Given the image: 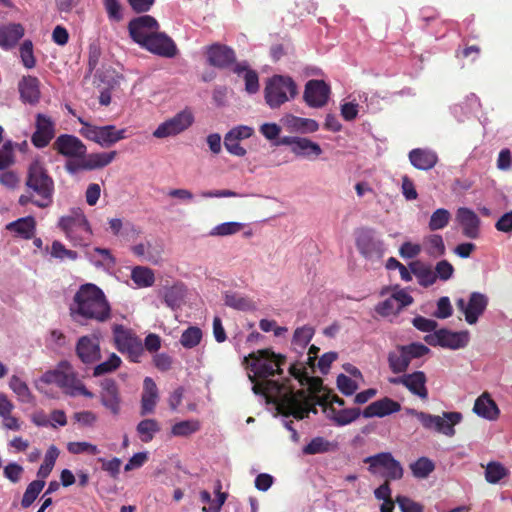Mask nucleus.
Instances as JSON below:
<instances>
[{"label":"nucleus","mask_w":512,"mask_h":512,"mask_svg":"<svg viewBox=\"0 0 512 512\" xmlns=\"http://www.w3.org/2000/svg\"><path fill=\"white\" fill-rule=\"evenodd\" d=\"M131 279L138 286H152L155 282V275L149 267L137 266L131 272Z\"/></svg>","instance_id":"de8ad7c7"},{"label":"nucleus","mask_w":512,"mask_h":512,"mask_svg":"<svg viewBox=\"0 0 512 512\" xmlns=\"http://www.w3.org/2000/svg\"><path fill=\"white\" fill-rule=\"evenodd\" d=\"M331 87L324 80H308L304 88V102L310 108H323L329 102Z\"/></svg>","instance_id":"a211bd4d"},{"label":"nucleus","mask_w":512,"mask_h":512,"mask_svg":"<svg viewBox=\"0 0 512 512\" xmlns=\"http://www.w3.org/2000/svg\"><path fill=\"white\" fill-rule=\"evenodd\" d=\"M363 412L359 407H350L349 409H336L334 406L324 405V414L329 419L332 420L334 425L336 426H345L349 425V423H353L359 419Z\"/></svg>","instance_id":"c85d7f7f"},{"label":"nucleus","mask_w":512,"mask_h":512,"mask_svg":"<svg viewBox=\"0 0 512 512\" xmlns=\"http://www.w3.org/2000/svg\"><path fill=\"white\" fill-rule=\"evenodd\" d=\"M73 319H90L106 322L112 317V307L105 293L95 284H82L73 296L70 305Z\"/></svg>","instance_id":"f257e3e1"},{"label":"nucleus","mask_w":512,"mask_h":512,"mask_svg":"<svg viewBox=\"0 0 512 512\" xmlns=\"http://www.w3.org/2000/svg\"><path fill=\"white\" fill-rule=\"evenodd\" d=\"M474 413L488 420H496L499 417L500 410L488 392H484L476 398L473 406Z\"/></svg>","instance_id":"72a5a7b5"},{"label":"nucleus","mask_w":512,"mask_h":512,"mask_svg":"<svg viewBox=\"0 0 512 512\" xmlns=\"http://www.w3.org/2000/svg\"><path fill=\"white\" fill-rule=\"evenodd\" d=\"M117 156V151H109L108 153H86L85 168L86 170L101 169L108 166Z\"/></svg>","instance_id":"58836bf2"},{"label":"nucleus","mask_w":512,"mask_h":512,"mask_svg":"<svg viewBox=\"0 0 512 512\" xmlns=\"http://www.w3.org/2000/svg\"><path fill=\"white\" fill-rule=\"evenodd\" d=\"M9 387L19 397L22 402H31L33 395L24 380L15 374L9 379Z\"/></svg>","instance_id":"09e8293b"},{"label":"nucleus","mask_w":512,"mask_h":512,"mask_svg":"<svg viewBox=\"0 0 512 512\" xmlns=\"http://www.w3.org/2000/svg\"><path fill=\"white\" fill-rule=\"evenodd\" d=\"M411 272L416 277L420 286L424 288H428V286L434 285L437 281V275H435V270H432L431 266H427V264L423 263H413L410 264Z\"/></svg>","instance_id":"4c0bfd02"},{"label":"nucleus","mask_w":512,"mask_h":512,"mask_svg":"<svg viewBox=\"0 0 512 512\" xmlns=\"http://www.w3.org/2000/svg\"><path fill=\"white\" fill-rule=\"evenodd\" d=\"M183 297L184 293L181 285H173L170 288H166L164 292V303L171 308L179 307Z\"/></svg>","instance_id":"13d9d810"},{"label":"nucleus","mask_w":512,"mask_h":512,"mask_svg":"<svg viewBox=\"0 0 512 512\" xmlns=\"http://www.w3.org/2000/svg\"><path fill=\"white\" fill-rule=\"evenodd\" d=\"M206 55L209 65L220 69L234 65L237 60L234 49L220 43H214L207 47Z\"/></svg>","instance_id":"5701e85b"},{"label":"nucleus","mask_w":512,"mask_h":512,"mask_svg":"<svg viewBox=\"0 0 512 512\" xmlns=\"http://www.w3.org/2000/svg\"><path fill=\"white\" fill-rule=\"evenodd\" d=\"M488 304L489 298L483 293H477V291L471 293L468 302H465L464 298H458L456 300L458 310L462 311L466 322L470 323V325H474V323L478 322Z\"/></svg>","instance_id":"f3484780"},{"label":"nucleus","mask_w":512,"mask_h":512,"mask_svg":"<svg viewBox=\"0 0 512 512\" xmlns=\"http://www.w3.org/2000/svg\"><path fill=\"white\" fill-rule=\"evenodd\" d=\"M50 254L54 258H68L72 259V261H75V259H77L79 256L77 251H73V249L66 248V246L63 245L62 242H60V240H53L51 244Z\"/></svg>","instance_id":"0e129e2a"},{"label":"nucleus","mask_w":512,"mask_h":512,"mask_svg":"<svg viewBox=\"0 0 512 512\" xmlns=\"http://www.w3.org/2000/svg\"><path fill=\"white\" fill-rule=\"evenodd\" d=\"M40 380L46 384H56L66 395H83L86 398H93L95 396L78 378L71 362L66 360L60 361L53 370L45 371L41 375Z\"/></svg>","instance_id":"7ed1b4c3"},{"label":"nucleus","mask_w":512,"mask_h":512,"mask_svg":"<svg viewBox=\"0 0 512 512\" xmlns=\"http://www.w3.org/2000/svg\"><path fill=\"white\" fill-rule=\"evenodd\" d=\"M99 398L102 406L111 414L118 415L122 410L120 386L112 377H105L99 382Z\"/></svg>","instance_id":"dca6fc26"},{"label":"nucleus","mask_w":512,"mask_h":512,"mask_svg":"<svg viewBox=\"0 0 512 512\" xmlns=\"http://www.w3.org/2000/svg\"><path fill=\"white\" fill-rule=\"evenodd\" d=\"M80 123L83 124L80 134L101 146H112L126 137V129H117L114 124L93 126V124L83 122V120H80Z\"/></svg>","instance_id":"9d476101"},{"label":"nucleus","mask_w":512,"mask_h":512,"mask_svg":"<svg viewBox=\"0 0 512 512\" xmlns=\"http://www.w3.org/2000/svg\"><path fill=\"white\" fill-rule=\"evenodd\" d=\"M159 400V389L152 377H145L141 396L140 414L147 415L154 413Z\"/></svg>","instance_id":"cd10ccee"},{"label":"nucleus","mask_w":512,"mask_h":512,"mask_svg":"<svg viewBox=\"0 0 512 512\" xmlns=\"http://www.w3.org/2000/svg\"><path fill=\"white\" fill-rule=\"evenodd\" d=\"M336 385L339 391L346 396L354 395L356 390H358L359 385L356 380L351 379V377L347 376V374H338L336 378Z\"/></svg>","instance_id":"e2e57ef3"},{"label":"nucleus","mask_w":512,"mask_h":512,"mask_svg":"<svg viewBox=\"0 0 512 512\" xmlns=\"http://www.w3.org/2000/svg\"><path fill=\"white\" fill-rule=\"evenodd\" d=\"M161 426L156 419H143L140 420L138 425L136 426V430L144 442L152 441L155 433L159 432Z\"/></svg>","instance_id":"79ce46f5"},{"label":"nucleus","mask_w":512,"mask_h":512,"mask_svg":"<svg viewBox=\"0 0 512 512\" xmlns=\"http://www.w3.org/2000/svg\"><path fill=\"white\" fill-rule=\"evenodd\" d=\"M323 395H312L305 389L293 391L289 386H286V393L281 397L278 403L279 413L288 417L292 415L295 419L302 420L308 417L309 413H317L316 405Z\"/></svg>","instance_id":"20e7f679"},{"label":"nucleus","mask_w":512,"mask_h":512,"mask_svg":"<svg viewBox=\"0 0 512 512\" xmlns=\"http://www.w3.org/2000/svg\"><path fill=\"white\" fill-rule=\"evenodd\" d=\"M122 360L120 356L117 354H111L106 361L100 362L97 364L92 374L94 377H99V375L109 374V372L116 371V369L120 368Z\"/></svg>","instance_id":"8fccbe9b"},{"label":"nucleus","mask_w":512,"mask_h":512,"mask_svg":"<svg viewBox=\"0 0 512 512\" xmlns=\"http://www.w3.org/2000/svg\"><path fill=\"white\" fill-rule=\"evenodd\" d=\"M53 149L58 154L67 157L68 160H71L73 157H85L87 153L84 142L75 135H69V133L59 135L53 143Z\"/></svg>","instance_id":"6ab92c4d"},{"label":"nucleus","mask_w":512,"mask_h":512,"mask_svg":"<svg viewBox=\"0 0 512 512\" xmlns=\"http://www.w3.org/2000/svg\"><path fill=\"white\" fill-rule=\"evenodd\" d=\"M299 93L298 86L289 75H273L268 78L264 88V99L270 108H280Z\"/></svg>","instance_id":"423d86ee"},{"label":"nucleus","mask_w":512,"mask_h":512,"mask_svg":"<svg viewBox=\"0 0 512 512\" xmlns=\"http://www.w3.org/2000/svg\"><path fill=\"white\" fill-rule=\"evenodd\" d=\"M356 247L367 259H380L385 252L383 240L377 238L375 230L367 227L357 232Z\"/></svg>","instance_id":"4468645a"},{"label":"nucleus","mask_w":512,"mask_h":512,"mask_svg":"<svg viewBox=\"0 0 512 512\" xmlns=\"http://www.w3.org/2000/svg\"><path fill=\"white\" fill-rule=\"evenodd\" d=\"M450 218H451V214L448 211V209H445V208L436 209L430 217V221L428 223V229L431 231L441 230V228H444V227H446V225L449 224Z\"/></svg>","instance_id":"864d4df0"},{"label":"nucleus","mask_w":512,"mask_h":512,"mask_svg":"<svg viewBox=\"0 0 512 512\" xmlns=\"http://www.w3.org/2000/svg\"><path fill=\"white\" fill-rule=\"evenodd\" d=\"M289 372L293 377L297 378L300 383L304 384L305 381L311 383V387L315 392L321 390L322 380L319 379V377H310L307 368L301 366V364H291Z\"/></svg>","instance_id":"37998d69"},{"label":"nucleus","mask_w":512,"mask_h":512,"mask_svg":"<svg viewBox=\"0 0 512 512\" xmlns=\"http://www.w3.org/2000/svg\"><path fill=\"white\" fill-rule=\"evenodd\" d=\"M26 188L36 195L33 204L38 207L51 206L54 200L55 184L43 162L33 160L26 173Z\"/></svg>","instance_id":"f03ea898"},{"label":"nucleus","mask_w":512,"mask_h":512,"mask_svg":"<svg viewBox=\"0 0 512 512\" xmlns=\"http://www.w3.org/2000/svg\"><path fill=\"white\" fill-rule=\"evenodd\" d=\"M456 220L462 228V233L469 239H478L481 233V219L471 208H458Z\"/></svg>","instance_id":"a878e982"},{"label":"nucleus","mask_w":512,"mask_h":512,"mask_svg":"<svg viewBox=\"0 0 512 512\" xmlns=\"http://www.w3.org/2000/svg\"><path fill=\"white\" fill-rule=\"evenodd\" d=\"M507 475H509V470L501 462L492 461L488 463L485 471V479L488 483H499Z\"/></svg>","instance_id":"49530a36"},{"label":"nucleus","mask_w":512,"mask_h":512,"mask_svg":"<svg viewBox=\"0 0 512 512\" xmlns=\"http://www.w3.org/2000/svg\"><path fill=\"white\" fill-rule=\"evenodd\" d=\"M413 303L411 294L405 290L395 291L391 297L386 298L383 302L376 304L375 311L380 316H390V314L399 313L402 308Z\"/></svg>","instance_id":"b1692460"},{"label":"nucleus","mask_w":512,"mask_h":512,"mask_svg":"<svg viewBox=\"0 0 512 512\" xmlns=\"http://www.w3.org/2000/svg\"><path fill=\"white\" fill-rule=\"evenodd\" d=\"M281 145H289L293 154L298 157H319L323 149L317 142L311 141L309 138H301V136H283L279 139Z\"/></svg>","instance_id":"412c9836"},{"label":"nucleus","mask_w":512,"mask_h":512,"mask_svg":"<svg viewBox=\"0 0 512 512\" xmlns=\"http://www.w3.org/2000/svg\"><path fill=\"white\" fill-rule=\"evenodd\" d=\"M401 410V405L393 398L384 397L380 400L373 401L363 410V417H385V415L397 413Z\"/></svg>","instance_id":"2f4dec72"},{"label":"nucleus","mask_w":512,"mask_h":512,"mask_svg":"<svg viewBox=\"0 0 512 512\" xmlns=\"http://www.w3.org/2000/svg\"><path fill=\"white\" fill-rule=\"evenodd\" d=\"M113 337L119 352L126 353L132 362H140L144 354V346L139 336L124 325L116 324L113 327Z\"/></svg>","instance_id":"1a4fd4ad"},{"label":"nucleus","mask_w":512,"mask_h":512,"mask_svg":"<svg viewBox=\"0 0 512 512\" xmlns=\"http://www.w3.org/2000/svg\"><path fill=\"white\" fill-rule=\"evenodd\" d=\"M6 229L14 231L23 239H32L36 231V220L29 215L28 217L18 218L6 225Z\"/></svg>","instance_id":"e433bc0d"},{"label":"nucleus","mask_w":512,"mask_h":512,"mask_svg":"<svg viewBox=\"0 0 512 512\" xmlns=\"http://www.w3.org/2000/svg\"><path fill=\"white\" fill-rule=\"evenodd\" d=\"M20 57L25 67L31 69L36 66V57L34 55V46L31 40H25L20 46Z\"/></svg>","instance_id":"338daca9"},{"label":"nucleus","mask_w":512,"mask_h":512,"mask_svg":"<svg viewBox=\"0 0 512 512\" xmlns=\"http://www.w3.org/2000/svg\"><path fill=\"white\" fill-rule=\"evenodd\" d=\"M15 163L13 142L6 141L0 148V170L8 169Z\"/></svg>","instance_id":"69168bd1"},{"label":"nucleus","mask_w":512,"mask_h":512,"mask_svg":"<svg viewBox=\"0 0 512 512\" xmlns=\"http://www.w3.org/2000/svg\"><path fill=\"white\" fill-rule=\"evenodd\" d=\"M224 147L231 154L237 155L238 157H243L247 152V150H245V148L240 144L235 128L226 133L224 137Z\"/></svg>","instance_id":"4d7b16f0"},{"label":"nucleus","mask_w":512,"mask_h":512,"mask_svg":"<svg viewBox=\"0 0 512 512\" xmlns=\"http://www.w3.org/2000/svg\"><path fill=\"white\" fill-rule=\"evenodd\" d=\"M76 354L80 361L89 365L100 361L101 348L99 339L96 336H82L78 339L76 344Z\"/></svg>","instance_id":"393cba45"},{"label":"nucleus","mask_w":512,"mask_h":512,"mask_svg":"<svg viewBox=\"0 0 512 512\" xmlns=\"http://www.w3.org/2000/svg\"><path fill=\"white\" fill-rule=\"evenodd\" d=\"M55 123L51 117L39 113L35 119V130L31 136V142L37 148H45L55 136Z\"/></svg>","instance_id":"4be33fe9"},{"label":"nucleus","mask_w":512,"mask_h":512,"mask_svg":"<svg viewBox=\"0 0 512 512\" xmlns=\"http://www.w3.org/2000/svg\"><path fill=\"white\" fill-rule=\"evenodd\" d=\"M195 122V116L191 108H184L183 110L176 113L173 117L168 118L163 123H160L154 130L153 136L158 139L163 137L176 136V134L182 133L191 127Z\"/></svg>","instance_id":"ddd939ff"},{"label":"nucleus","mask_w":512,"mask_h":512,"mask_svg":"<svg viewBox=\"0 0 512 512\" xmlns=\"http://www.w3.org/2000/svg\"><path fill=\"white\" fill-rule=\"evenodd\" d=\"M390 383L402 384L411 393L417 395L421 399H427L429 396L428 389L426 387L427 376L424 371H413L409 374H402V376L392 377Z\"/></svg>","instance_id":"aec40b11"},{"label":"nucleus","mask_w":512,"mask_h":512,"mask_svg":"<svg viewBox=\"0 0 512 512\" xmlns=\"http://www.w3.org/2000/svg\"><path fill=\"white\" fill-rule=\"evenodd\" d=\"M388 366L394 374H405L409 367L407 345H400L394 351L388 352Z\"/></svg>","instance_id":"c9c22d12"},{"label":"nucleus","mask_w":512,"mask_h":512,"mask_svg":"<svg viewBox=\"0 0 512 512\" xmlns=\"http://www.w3.org/2000/svg\"><path fill=\"white\" fill-rule=\"evenodd\" d=\"M58 225L74 246H88L93 234L86 215L81 209H74L70 215L59 219Z\"/></svg>","instance_id":"0eeeda50"},{"label":"nucleus","mask_w":512,"mask_h":512,"mask_svg":"<svg viewBox=\"0 0 512 512\" xmlns=\"http://www.w3.org/2000/svg\"><path fill=\"white\" fill-rule=\"evenodd\" d=\"M225 304L237 310H255L256 306L249 297L240 296L237 293H228L225 295Z\"/></svg>","instance_id":"3c124183"},{"label":"nucleus","mask_w":512,"mask_h":512,"mask_svg":"<svg viewBox=\"0 0 512 512\" xmlns=\"http://www.w3.org/2000/svg\"><path fill=\"white\" fill-rule=\"evenodd\" d=\"M244 360L248 362L247 367L253 372V374H248L250 381H255L256 377L270 380L269 377L272 375L282 374L286 356L276 354L272 349H258V351L251 352Z\"/></svg>","instance_id":"39448f33"},{"label":"nucleus","mask_w":512,"mask_h":512,"mask_svg":"<svg viewBox=\"0 0 512 512\" xmlns=\"http://www.w3.org/2000/svg\"><path fill=\"white\" fill-rule=\"evenodd\" d=\"M426 251L428 255L438 258L446 252V244L441 235H430L426 238Z\"/></svg>","instance_id":"6e6d98bb"},{"label":"nucleus","mask_w":512,"mask_h":512,"mask_svg":"<svg viewBox=\"0 0 512 512\" xmlns=\"http://www.w3.org/2000/svg\"><path fill=\"white\" fill-rule=\"evenodd\" d=\"M25 29L21 23H9L0 26V47L12 48L19 39L23 38Z\"/></svg>","instance_id":"f704fd0d"},{"label":"nucleus","mask_w":512,"mask_h":512,"mask_svg":"<svg viewBox=\"0 0 512 512\" xmlns=\"http://www.w3.org/2000/svg\"><path fill=\"white\" fill-rule=\"evenodd\" d=\"M203 338L202 330L199 327L186 328L181 334L180 342L186 349L198 346Z\"/></svg>","instance_id":"603ef678"},{"label":"nucleus","mask_w":512,"mask_h":512,"mask_svg":"<svg viewBox=\"0 0 512 512\" xmlns=\"http://www.w3.org/2000/svg\"><path fill=\"white\" fill-rule=\"evenodd\" d=\"M128 31L131 39L141 47L149 50V44L154 29H160V24L155 17L150 14L133 17L128 22Z\"/></svg>","instance_id":"f8f14e48"},{"label":"nucleus","mask_w":512,"mask_h":512,"mask_svg":"<svg viewBox=\"0 0 512 512\" xmlns=\"http://www.w3.org/2000/svg\"><path fill=\"white\" fill-rule=\"evenodd\" d=\"M408 159L416 169L430 170L437 165L439 157L436 151L429 148H413L408 152Z\"/></svg>","instance_id":"7c9ffc66"},{"label":"nucleus","mask_w":512,"mask_h":512,"mask_svg":"<svg viewBox=\"0 0 512 512\" xmlns=\"http://www.w3.org/2000/svg\"><path fill=\"white\" fill-rule=\"evenodd\" d=\"M243 228V224L237 221H228V223H221L213 227L209 232L210 236H231V234L239 233Z\"/></svg>","instance_id":"bf43d9fd"},{"label":"nucleus","mask_w":512,"mask_h":512,"mask_svg":"<svg viewBox=\"0 0 512 512\" xmlns=\"http://www.w3.org/2000/svg\"><path fill=\"white\" fill-rule=\"evenodd\" d=\"M424 341L430 346H441L447 349H463L470 342L469 331H451L448 328H439L434 333L426 334Z\"/></svg>","instance_id":"9b49d317"},{"label":"nucleus","mask_w":512,"mask_h":512,"mask_svg":"<svg viewBox=\"0 0 512 512\" xmlns=\"http://www.w3.org/2000/svg\"><path fill=\"white\" fill-rule=\"evenodd\" d=\"M46 482L44 480H33V482L29 483L22 498H21V506L22 508H29V506L34 503L37 499L38 495L44 488Z\"/></svg>","instance_id":"c03bdc74"},{"label":"nucleus","mask_w":512,"mask_h":512,"mask_svg":"<svg viewBox=\"0 0 512 512\" xmlns=\"http://www.w3.org/2000/svg\"><path fill=\"white\" fill-rule=\"evenodd\" d=\"M408 413L415 415L426 429H434L446 436H454L456 433L455 425H459L463 419L461 412H443L441 416H438V414L409 409Z\"/></svg>","instance_id":"6e6552de"},{"label":"nucleus","mask_w":512,"mask_h":512,"mask_svg":"<svg viewBox=\"0 0 512 512\" xmlns=\"http://www.w3.org/2000/svg\"><path fill=\"white\" fill-rule=\"evenodd\" d=\"M364 462L369 464V471L371 472H375L377 466L384 468V475L389 484L391 479H401L404 476L403 465L390 452H381L376 455L367 456Z\"/></svg>","instance_id":"2eb2a0df"},{"label":"nucleus","mask_w":512,"mask_h":512,"mask_svg":"<svg viewBox=\"0 0 512 512\" xmlns=\"http://www.w3.org/2000/svg\"><path fill=\"white\" fill-rule=\"evenodd\" d=\"M200 428L201 423L198 419L180 420L171 426L170 434L172 436H190L192 433L198 432Z\"/></svg>","instance_id":"ea45409f"},{"label":"nucleus","mask_w":512,"mask_h":512,"mask_svg":"<svg viewBox=\"0 0 512 512\" xmlns=\"http://www.w3.org/2000/svg\"><path fill=\"white\" fill-rule=\"evenodd\" d=\"M20 99L23 102L38 103L40 100V81L37 77L27 75L18 82Z\"/></svg>","instance_id":"473e14b6"},{"label":"nucleus","mask_w":512,"mask_h":512,"mask_svg":"<svg viewBox=\"0 0 512 512\" xmlns=\"http://www.w3.org/2000/svg\"><path fill=\"white\" fill-rule=\"evenodd\" d=\"M148 51L162 57H175L178 48L175 41L169 35L165 34V32H160L159 29H154Z\"/></svg>","instance_id":"bb28decb"},{"label":"nucleus","mask_w":512,"mask_h":512,"mask_svg":"<svg viewBox=\"0 0 512 512\" xmlns=\"http://www.w3.org/2000/svg\"><path fill=\"white\" fill-rule=\"evenodd\" d=\"M289 125L292 129L301 131L302 133H313V131L319 130V124L314 118L293 116L289 120Z\"/></svg>","instance_id":"5fc2aeb1"},{"label":"nucleus","mask_w":512,"mask_h":512,"mask_svg":"<svg viewBox=\"0 0 512 512\" xmlns=\"http://www.w3.org/2000/svg\"><path fill=\"white\" fill-rule=\"evenodd\" d=\"M252 386V390L256 395H264L266 398H273V401L277 404L284 393H286V383H280L278 380H262V382L257 381V377L254 378V382Z\"/></svg>","instance_id":"c756f323"},{"label":"nucleus","mask_w":512,"mask_h":512,"mask_svg":"<svg viewBox=\"0 0 512 512\" xmlns=\"http://www.w3.org/2000/svg\"><path fill=\"white\" fill-rule=\"evenodd\" d=\"M435 464L432 459L421 456L415 462L410 464V469L416 478H426L435 470Z\"/></svg>","instance_id":"a18cd8bd"},{"label":"nucleus","mask_w":512,"mask_h":512,"mask_svg":"<svg viewBox=\"0 0 512 512\" xmlns=\"http://www.w3.org/2000/svg\"><path fill=\"white\" fill-rule=\"evenodd\" d=\"M59 449L56 446H50L45 454L43 463L39 466L37 470V477L39 479H45L52 472L54 465L56 463L57 457H59Z\"/></svg>","instance_id":"a19ab883"},{"label":"nucleus","mask_w":512,"mask_h":512,"mask_svg":"<svg viewBox=\"0 0 512 512\" xmlns=\"http://www.w3.org/2000/svg\"><path fill=\"white\" fill-rule=\"evenodd\" d=\"M314 333L315 328L311 327V325L298 327L295 329L293 334V343L298 344V346L301 347H306L312 340Z\"/></svg>","instance_id":"680f3d73"},{"label":"nucleus","mask_w":512,"mask_h":512,"mask_svg":"<svg viewBox=\"0 0 512 512\" xmlns=\"http://www.w3.org/2000/svg\"><path fill=\"white\" fill-rule=\"evenodd\" d=\"M67 449L72 454H98L99 449L95 444L88 443V441H70L67 444Z\"/></svg>","instance_id":"774afa93"},{"label":"nucleus","mask_w":512,"mask_h":512,"mask_svg":"<svg viewBox=\"0 0 512 512\" xmlns=\"http://www.w3.org/2000/svg\"><path fill=\"white\" fill-rule=\"evenodd\" d=\"M331 448H332V444L330 443L329 440H326V438L314 437L303 448V452L305 454L325 453V451H329V450H331Z\"/></svg>","instance_id":"052dcab7"}]
</instances>
